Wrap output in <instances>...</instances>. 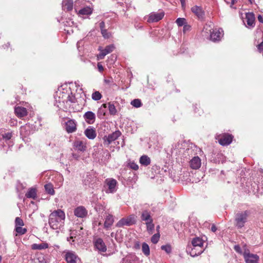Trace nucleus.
Listing matches in <instances>:
<instances>
[{"label": "nucleus", "instance_id": "79ce46f5", "mask_svg": "<svg viewBox=\"0 0 263 263\" xmlns=\"http://www.w3.org/2000/svg\"><path fill=\"white\" fill-rule=\"evenodd\" d=\"M161 248L162 250L164 251L168 254L170 253L172 251V248L169 245L162 246Z\"/></svg>", "mask_w": 263, "mask_h": 263}, {"label": "nucleus", "instance_id": "f704fd0d", "mask_svg": "<svg viewBox=\"0 0 263 263\" xmlns=\"http://www.w3.org/2000/svg\"><path fill=\"white\" fill-rule=\"evenodd\" d=\"M107 108L111 115H114L117 113V109L114 104L109 103L107 104Z\"/></svg>", "mask_w": 263, "mask_h": 263}, {"label": "nucleus", "instance_id": "473e14b6", "mask_svg": "<svg viewBox=\"0 0 263 263\" xmlns=\"http://www.w3.org/2000/svg\"><path fill=\"white\" fill-rule=\"evenodd\" d=\"M142 250L143 253L146 256H148L150 254V250L148 245L145 243L144 242L142 243Z\"/></svg>", "mask_w": 263, "mask_h": 263}, {"label": "nucleus", "instance_id": "423d86ee", "mask_svg": "<svg viewBox=\"0 0 263 263\" xmlns=\"http://www.w3.org/2000/svg\"><path fill=\"white\" fill-rule=\"evenodd\" d=\"M243 256L246 263H259V257L256 254L250 253L249 250H245Z\"/></svg>", "mask_w": 263, "mask_h": 263}, {"label": "nucleus", "instance_id": "680f3d73", "mask_svg": "<svg viewBox=\"0 0 263 263\" xmlns=\"http://www.w3.org/2000/svg\"><path fill=\"white\" fill-rule=\"evenodd\" d=\"M80 44V42H78L77 43V47H78V48H79Z\"/></svg>", "mask_w": 263, "mask_h": 263}, {"label": "nucleus", "instance_id": "a19ab883", "mask_svg": "<svg viewBox=\"0 0 263 263\" xmlns=\"http://www.w3.org/2000/svg\"><path fill=\"white\" fill-rule=\"evenodd\" d=\"M159 238H160V234H159V233H157V234H154L152 237L151 241L153 243L156 244L158 242Z\"/></svg>", "mask_w": 263, "mask_h": 263}, {"label": "nucleus", "instance_id": "13d9d810", "mask_svg": "<svg viewBox=\"0 0 263 263\" xmlns=\"http://www.w3.org/2000/svg\"><path fill=\"white\" fill-rule=\"evenodd\" d=\"M180 1L181 2L182 7L183 8H184L185 6V0H180Z\"/></svg>", "mask_w": 263, "mask_h": 263}, {"label": "nucleus", "instance_id": "20e7f679", "mask_svg": "<svg viewBox=\"0 0 263 263\" xmlns=\"http://www.w3.org/2000/svg\"><path fill=\"white\" fill-rule=\"evenodd\" d=\"M250 212L248 211H240L237 212L235 216V226L237 229L243 228L245 223L248 221Z\"/></svg>", "mask_w": 263, "mask_h": 263}, {"label": "nucleus", "instance_id": "338daca9", "mask_svg": "<svg viewBox=\"0 0 263 263\" xmlns=\"http://www.w3.org/2000/svg\"><path fill=\"white\" fill-rule=\"evenodd\" d=\"M58 101L59 102V103H61V101L60 100Z\"/></svg>", "mask_w": 263, "mask_h": 263}, {"label": "nucleus", "instance_id": "5701e85b", "mask_svg": "<svg viewBox=\"0 0 263 263\" xmlns=\"http://www.w3.org/2000/svg\"><path fill=\"white\" fill-rule=\"evenodd\" d=\"M85 136L89 139H93L96 138L97 134L93 128H88L84 132Z\"/></svg>", "mask_w": 263, "mask_h": 263}, {"label": "nucleus", "instance_id": "aec40b11", "mask_svg": "<svg viewBox=\"0 0 263 263\" xmlns=\"http://www.w3.org/2000/svg\"><path fill=\"white\" fill-rule=\"evenodd\" d=\"M73 1L72 0H63L62 2V8L64 10L69 11L73 9Z\"/></svg>", "mask_w": 263, "mask_h": 263}, {"label": "nucleus", "instance_id": "a18cd8bd", "mask_svg": "<svg viewBox=\"0 0 263 263\" xmlns=\"http://www.w3.org/2000/svg\"><path fill=\"white\" fill-rule=\"evenodd\" d=\"M129 165L130 168L134 170H137L139 168L138 165L134 162L129 163Z\"/></svg>", "mask_w": 263, "mask_h": 263}, {"label": "nucleus", "instance_id": "052dcab7", "mask_svg": "<svg viewBox=\"0 0 263 263\" xmlns=\"http://www.w3.org/2000/svg\"><path fill=\"white\" fill-rule=\"evenodd\" d=\"M39 263H47V262L44 258H42L41 260L39 261Z\"/></svg>", "mask_w": 263, "mask_h": 263}, {"label": "nucleus", "instance_id": "c03bdc74", "mask_svg": "<svg viewBox=\"0 0 263 263\" xmlns=\"http://www.w3.org/2000/svg\"><path fill=\"white\" fill-rule=\"evenodd\" d=\"M83 2V0H77L75 2L74 9H75V10H76V12L78 11V7L81 6Z\"/></svg>", "mask_w": 263, "mask_h": 263}, {"label": "nucleus", "instance_id": "c756f323", "mask_svg": "<svg viewBox=\"0 0 263 263\" xmlns=\"http://www.w3.org/2000/svg\"><path fill=\"white\" fill-rule=\"evenodd\" d=\"M26 197L28 198L35 199L36 197V192L35 189L31 188L25 195Z\"/></svg>", "mask_w": 263, "mask_h": 263}, {"label": "nucleus", "instance_id": "49530a36", "mask_svg": "<svg viewBox=\"0 0 263 263\" xmlns=\"http://www.w3.org/2000/svg\"><path fill=\"white\" fill-rule=\"evenodd\" d=\"M101 33L102 34V35L104 36V37L105 38H108L110 36V34L107 32V30L106 29H102V30H101Z\"/></svg>", "mask_w": 263, "mask_h": 263}, {"label": "nucleus", "instance_id": "2eb2a0df", "mask_svg": "<svg viewBox=\"0 0 263 263\" xmlns=\"http://www.w3.org/2000/svg\"><path fill=\"white\" fill-rule=\"evenodd\" d=\"M95 247L100 252H105L107 248L103 240L101 238H98L95 241Z\"/></svg>", "mask_w": 263, "mask_h": 263}, {"label": "nucleus", "instance_id": "4c0bfd02", "mask_svg": "<svg viewBox=\"0 0 263 263\" xmlns=\"http://www.w3.org/2000/svg\"><path fill=\"white\" fill-rule=\"evenodd\" d=\"M131 104L136 108L140 107L142 105L141 100L138 99H134L131 102Z\"/></svg>", "mask_w": 263, "mask_h": 263}, {"label": "nucleus", "instance_id": "a211bd4d", "mask_svg": "<svg viewBox=\"0 0 263 263\" xmlns=\"http://www.w3.org/2000/svg\"><path fill=\"white\" fill-rule=\"evenodd\" d=\"M84 118L89 124H92L95 121V115L92 111L86 112L84 115Z\"/></svg>", "mask_w": 263, "mask_h": 263}, {"label": "nucleus", "instance_id": "f3484780", "mask_svg": "<svg viewBox=\"0 0 263 263\" xmlns=\"http://www.w3.org/2000/svg\"><path fill=\"white\" fill-rule=\"evenodd\" d=\"M14 111L16 115L19 118L24 117L27 115V109L23 107H16Z\"/></svg>", "mask_w": 263, "mask_h": 263}, {"label": "nucleus", "instance_id": "f257e3e1", "mask_svg": "<svg viewBox=\"0 0 263 263\" xmlns=\"http://www.w3.org/2000/svg\"><path fill=\"white\" fill-rule=\"evenodd\" d=\"M65 218V213L62 210L54 211L49 215V224L52 229H60L64 225Z\"/></svg>", "mask_w": 263, "mask_h": 263}, {"label": "nucleus", "instance_id": "69168bd1", "mask_svg": "<svg viewBox=\"0 0 263 263\" xmlns=\"http://www.w3.org/2000/svg\"><path fill=\"white\" fill-rule=\"evenodd\" d=\"M157 229H159V226H158L157 227Z\"/></svg>", "mask_w": 263, "mask_h": 263}, {"label": "nucleus", "instance_id": "e2e57ef3", "mask_svg": "<svg viewBox=\"0 0 263 263\" xmlns=\"http://www.w3.org/2000/svg\"><path fill=\"white\" fill-rule=\"evenodd\" d=\"M232 3V4H232V5H234V3H235L234 0H232V3Z\"/></svg>", "mask_w": 263, "mask_h": 263}, {"label": "nucleus", "instance_id": "8fccbe9b", "mask_svg": "<svg viewBox=\"0 0 263 263\" xmlns=\"http://www.w3.org/2000/svg\"><path fill=\"white\" fill-rule=\"evenodd\" d=\"M67 100L71 103L74 102L75 98L73 96H70L69 95L66 96Z\"/></svg>", "mask_w": 263, "mask_h": 263}, {"label": "nucleus", "instance_id": "dca6fc26", "mask_svg": "<svg viewBox=\"0 0 263 263\" xmlns=\"http://www.w3.org/2000/svg\"><path fill=\"white\" fill-rule=\"evenodd\" d=\"M246 18L248 27H253L254 26L255 17L253 13H246Z\"/></svg>", "mask_w": 263, "mask_h": 263}, {"label": "nucleus", "instance_id": "6e6552de", "mask_svg": "<svg viewBox=\"0 0 263 263\" xmlns=\"http://www.w3.org/2000/svg\"><path fill=\"white\" fill-rule=\"evenodd\" d=\"M121 134L119 130H116L107 136H104L103 138L104 144L109 145L112 141L117 139Z\"/></svg>", "mask_w": 263, "mask_h": 263}, {"label": "nucleus", "instance_id": "9d476101", "mask_svg": "<svg viewBox=\"0 0 263 263\" xmlns=\"http://www.w3.org/2000/svg\"><path fill=\"white\" fill-rule=\"evenodd\" d=\"M163 12H152L148 17L147 22L149 23L157 22L161 20L164 16Z\"/></svg>", "mask_w": 263, "mask_h": 263}, {"label": "nucleus", "instance_id": "09e8293b", "mask_svg": "<svg viewBox=\"0 0 263 263\" xmlns=\"http://www.w3.org/2000/svg\"><path fill=\"white\" fill-rule=\"evenodd\" d=\"M234 248V250H235V251L237 252V253H239L240 254H241L242 253L241 249L238 245L235 246Z\"/></svg>", "mask_w": 263, "mask_h": 263}, {"label": "nucleus", "instance_id": "bf43d9fd", "mask_svg": "<svg viewBox=\"0 0 263 263\" xmlns=\"http://www.w3.org/2000/svg\"><path fill=\"white\" fill-rule=\"evenodd\" d=\"M217 228L215 225H212L211 227V231L213 232H216Z\"/></svg>", "mask_w": 263, "mask_h": 263}, {"label": "nucleus", "instance_id": "c85d7f7f", "mask_svg": "<svg viewBox=\"0 0 263 263\" xmlns=\"http://www.w3.org/2000/svg\"><path fill=\"white\" fill-rule=\"evenodd\" d=\"M107 108V104H102L101 107L99 108L98 110V116L100 117H102L104 116L106 114V109Z\"/></svg>", "mask_w": 263, "mask_h": 263}, {"label": "nucleus", "instance_id": "4468645a", "mask_svg": "<svg viewBox=\"0 0 263 263\" xmlns=\"http://www.w3.org/2000/svg\"><path fill=\"white\" fill-rule=\"evenodd\" d=\"M76 126L77 124L74 120L69 119L65 123V129L68 133L74 132L77 129Z\"/></svg>", "mask_w": 263, "mask_h": 263}, {"label": "nucleus", "instance_id": "39448f33", "mask_svg": "<svg viewBox=\"0 0 263 263\" xmlns=\"http://www.w3.org/2000/svg\"><path fill=\"white\" fill-rule=\"evenodd\" d=\"M216 139L221 145H229L232 141L233 136L229 134H222L216 135Z\"/></svg>", "mask_w": 263, "mask_h": 263}, {"label": "nucleus", "instance_id": "0eeeda50", "mask_svg": "<svg viewBox=\"0 0 263 263\" xmlns=\"http://www.w3.org/2000/svg\"><path fill=\"white\" fill-rule=\"evenodd\" d=\"M107 187L106 192L107 193H114L117 191V181L112 178H107L105 181Z\"/></svg>", "mask_w": 263, "mask_h": 263}, {"label": "nucleus", "instance_id": "6ab92c4d", "mask_svg": "<svg viewBox=\"0 0 263 263\" xmlns=\"http://www.w3.org/2000/svg\"><path fill=\"white\" fill-rule=\"evenodd\" d=\"M77 256L72 252H67L66 254V260L67 263H77Z\"/></svg>", "mask_w": 263, "mask_h": 263}, {"label": "nucleus", "instance_id": "58836bf2", "mask_svg": "<svg viewBox=\"0 0 263 263\" xmlns=\"http://www.w3.org/2000/svg\"><path fill=\"white\" fill-rule=\"evenodd\" d=\"M24 225V223L23 220L20 217H16L15 219V227H20L23 226Z\"/></svg>", "mask_w": 263, "mask_h": 263}, {"label": "nucleus", "instance_id": "a878e982", "mask_svg": "<svg viewBox=\"0 0 263 263\" xmlns=\"http://www.w3.org/2000/svg\"><path fill=\"white\" fill-rule=\"evenodd\" d=\"M48 247L49 246L47 243L44 242L40 244L34 243L31 246V248L33 250H41L47 249Z\"/></svg>", "mask_w": 263, "mask_h": 263}, {"label": "nucleus", "instance_id": "e433bc0d", "mask_svg": "<svg viewBox=\"0 0 263 263\" xmlns=\"http://www.w3.org/2000/svg\"><path fill=\"white\" fill-rule=\"evenodd\" d=\"M91 97L93 100L98 101L101 99L102 95L99 91H96L92 93Z\"/></svg>", "mask_w": 263, "mask_h": 263}, {"label": "nucleus", "instance_id": "ddd939ff", "mask_svg": "<svg viewBox=\"0 0 263 263\" xmlns=\"http://www.w3.org/2000/svg\"><path fill=\"white\" fill-rule=\"evenodd\" d=\"M191 11L198 18V19L203 20L204 18L205 13L201 7L195 5L192 7Z\"/></svg>", "mask_w": 263, "mask_h": 263}, {"label": "nucleus", "instance_id": "9b49d317", "mask_svg": "<svg viewBox=\"0 0 263 263\" xmlns=\"http://www.w3.org/2000/svg\"><path fill=\"white\" fill-rule=\"evenodd\" d=\"M87 213V210L83 206H79L74 210V215L78 218H85Z\"/></svg>", "mask_w": 263, "mask_h": 263}, {"label": "nucleus", "instance_id": "72a5a7b5", "mask_svg": "<svg viewBox=\"0 0 263 263\" xmlns=\"http://www.w3.org/2000/svg\"><path fill=\"white\" fill-rule=\"evenodd\" d=\"M147 231L149 233L152 234L154 230V224L153 223V220L146 222Z\"/></svg>", "mask_w": 263, "mask_h": 263}, {"label": "nucleus", "instance_id": "3c124183", "mask_svg": "<svg viewBox=\"0 0 263 263\" xmlns=\"http://www.w3.org/2000/svg\"><path fill=\"white\" fill-rule=\"evenodd\" d=\"M74 234L73 233V232L70 233V236L69 237H67V240L68 241L70 242V240H72V241L73 242L74 240L73 239L74 237ZM71 244H72L71 242H70Z\"/></svg>", "mask_w": 263, "mask_h": 263}, {"label": "nucleus", "instance_id": "ea45409f", "mask_svg": "<svg viewBox=\"0 0 263 263\" xmlns=\"http://www.w3.org/2000/svg\"><path fill=\"white\" fill-rule=\"evenodd\" d=\"M176 23L178 26H182L186 24V20L184 18H178L176 21Z\"/></svg>", "mask_w": 263, "mask_h": 263}, {"label": "nucleus", "instance_id": "de8ad7c7", "mask_svg": "<svg viewBox=\"0 0 263 263\" xmlns=\"http://www.w3.org/2000/svg\"><path fill=\"white\" fill-rule=\"evenodd\" d=\"M257 49L260 52H263V41L257 46Z\"/></svg>", "mask_w": 263, "mask_h": 263}, {"label": "nucleus", "instance_id": "bb28decb", "mask_svg": "<svg viewBox=\"0 0 263 263\" xmlns=\"http://www.w3.org/2000/svg\"><path fill=\"white\" fill-rule=\"evenodd\" d=\"M140 163L144 166H147L151 163V159L146 155H143L140 158Z\"/></svg>", "mask_w": 263, "mask_h": 263}, {"label": "nucleus", "instance_id": "f8f14e48", "mask_svg": "<svg viewBox=\"0 0 263 263\" xmlns=\"http://www.w3.org/2000/svg\"><path fill=\"white\" fill-rule=\"evenodd\" d=\"M135 222L134 218L133 216H129L127 218H122L116 224L117 227H122L124 226H131Z\"/></svg>", "mask_w": 263, "mask_h": 263}, {"label": "nucleus", "instance_id": "4d7b16f0", "mask_svg": "<svg viewBox=\"0 0 263 263\" xmlns=\"http://www.w3.org/2000/svg\"><path fill=\"white\" fill-rule=\"evenodd\" d=\"M257 18H258V20L259 21V22L263 23V16H262L261 15H259L258 16Z\"/></svg>", "mask_w": 263, "mask_h": 263}, {"label": "nucleus", "instance_id": "b1692460", "mask_svg": "<svg viewBox=\"0 0 263 263\" xmlns=\"http://www.w3.org/2000/svg\"><path fill=\"white\" fill-rule=\"evenodd\" d=\"M73 146L78 151L83 152L85 151L86 146L84 142L81 140H77L73 143Z\"/></svg>", "mask_w": 263, "mask_h": 263}, {"label": "nucleus", "instance_id": "603ef678", "mask_svg": "<svg viewBox=\"0 0 263 263\" xmlns=\"http://www.w3.org/2000/svg\"><path fill=\"white\" fill-rule=\"evenodd\" d=\"M97 66H98V70L100 72L103 71V70H104V68H103V66L100 63H98Z\"/></svg>", "mask_w": 263, "mask_h": 263}, {"label": "nucleus", "instance_id": "4be33fe9", "mask_svg": "<svg viewBox=\"0 0 263 263\" xmlns=\"http://www.w3.org/2000/svg\"><path fill=\"white\" fill-rule=\"evenodd\" d=\"M114 222V216L112 215L108 214L105 218L104 223V227L105 229H109L112 225Z\"/></svg>", "mask_w": 263, "mask_h": 263}, {"label": "nucleus", "instance_id": "412c9836", "mask_svg": "<svg viewBox=\"0 0 263 263\" xmlns=\"http://www.w3.org/2000/svg\"><path fill=\"white\" fill-rule=\"evenodd\" d=\"M201 160L198 157H194L190 161V166L193 169H198L200 167Z\"/></svg>", "mask_w": 263, "mask_h": 263}, {"label": "nucleus", "instance_id": "7ed1b4c3", "mask_svg": "<svg viewBox=\"0 0 263 263\" xmlns=\"http://www.w3.org/2000/svg\"><path fill=\"white\" fill-rule=\"evenodd\" d=\"M203 32L206 33H210V39L213 42L219 41L223 35L222 29H212V27L208 24L204 26Z\"/></svg>", "mask_w": 263, "mask_h": 263}, {"label": "nucleus", "instance_id": "1a4fd4ad", "mask_svg": "<svg viewBox=\"0 0 263 263\" xmlns=\"http://www.w3.org/2000/svg\"><path fill=\"white\" fill-rule=\"evenodd\" d=\"M115 49L114 45H109L107 46L105 49H102L101 47L99 48L100 53L98 55L97 58L98 59H103L106 55L113 51Z\"/></svg>", "mask_w": 263, "mask_h": 263}, {"label": "nucleus", "instance_id": "2f4dec72", "mask_svg": "<svg viewBox=\"0 0 263 263\" xmlns=\"http://www.w3.org/2000/svg\"><path fill=\"white\" fill-rule=\"evenodd\" d=\"M15 231L16 232L15 236L17 235H23L27 232V229L25 228H22V226L15 227Z\"/></svg>", "mask_w": 263, "mask_h": 263}, {"label": "nucleus", "instance_id": "37998d69", "mask_svg": "<svg viewBox=\"0 0 263 263\" xmlns=\"http://www.w3.org/2000/svg\"><path fill=\"white\" fill-rule=\"evenodd\" d=\"M2 137L6 140H10L12 137V133L8 132L2 135Z\"/></svg>", "mask_w": 263, "mask_h": 263}, {"label": "nucleus", "instance_id": "0e129e2a", "mask_svg": "<svg viewBox=\"0 0 263 263\" xmlns=\"http://www.w3.org/2000/svg\"><path fill=\"white\" fill-rule=\"evenodd\" d=\"M248 1L250 2V3H252L251 0H248Z\"/></svg>", "mask_w": 263, "mask_h": 263}, {"label": "nucleus", "instance_id": "6e6d98bb", "mask_svg": "<svg viewBox=\"0 0 263 263\" xmlns=\"http://www.w3.org/2000/svg\"><path fill=\"white\" fill-rule=\"evenodd\" d=\"M104 82H105L106 84H111V82H112V79H105V80H104Z\"/></svg>", "mask_w": 263, "mask_h": 263}, {"label": "nucleus", "instance_id": "864d4df0", "mask_svg": "<svg viewBox=\"0 0 263 263\" xmlns=\"http://www.w3.org/2000/svg\"><path fill=\"white\" fill-rule=\"evenodd\" d=\"M104 27H105V23H104V22H101L100 23V27L101 30H102V29H104Z\"/></svg>", "mask_w": 263, "mask_h": 263}, {"label": "nucleus", "instance_id": "f03ea898", "mask_svg": "<svg viewBox=\"0 0 263 263\" xmlns=\"http://www.w3.org/2000/svg\"><path fill=\"white\" fill-rule=\"evenodd\" d=\"M203 240L202 238L197 237L192 240V246H189L187 249L190 251L192 256H196L201 254L203 251Z\"/></svg>", "mask_w": 263, "mask_h": 263}, {"label": "nucleus", "instance_id": "393cba45", "mask_svg": "<svg viewBox=\"0 0 263 263\" xmlns=\"http://www.w3.org/2000/svg\"><path fill=\"white\" fill-rule=\"evenodd\" d=\"M92 8L89 6L85 7L78 11L80 15H88L92 13Z\"/></svg>", "mask_w": 263, "mask_h": 263}, {"label": "nucleus", "instance_id": "c9c22d12", "mask_svg": "<svg viewBox=\"0 0 263 263\" xmlns=\"http://www.w3.org/2000/svg\"><path fill=\"white\" fill-rule=\"evenodd\" d=\"M30 126L26 124L25 126H22L20 128V133L22 135L26 136L28 135L29 133H26L27 129H29Z\"/></svg>", "mask_w": 263, "mask_h": 263}, {"label": "nucleus", "instance_id": "cd10ccee", "mask_svg": "<svg viewBox=\"0 0 263 263\" xmlns=\"http://www.w3.org/2000/svg\"><path fill=\"white\" fill-rule=\"evenodd\" d=\"M141 219L143 221L148 222L153 220L150 213L146 210L144 211L141 214Z\"/></svg>", "mask_w": 263, "mask_h": 263}, {"label": "nucleus", "instance_id": "7c9ffc66", "mask_svg": "<svg viewBox=\"0 0 263 263\" xmlns=\"http://www.w3.org/2000/svg\"><path fill=\"white\" fill-rule=\"evenodd\" d=\"M45 190L47 193L49 194L53 195L54 194V190L53 189V186L51 183H48L45 185L44 186Z\"/></svg>", "mask_w": 263, "mask_h": 263}, {"label": "nucleus", "instance_id": "5fc2aeb1", "mask_svg": "<svg viewBox=\"0 0 263 263\" xmlns=\"http://www.w3.org/2000/svg\"><path fill=\"white\" fill-rule=\"evenodd\" d=\"M183 27V31H185L186 30H188L190 28V26L189 25H187L186 24H184Z\"/></svg>", "mask_w": 263, "mask_h": 263}]
</instances>
